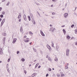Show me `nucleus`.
<instances>
[{
  "mask_svg": "<svg viewBox=\"0 0 77 77\" xmlns=\"http://www.w3.org/2000/svg\"><path fill=\"white\" fill-rule=\"evenodd\" d=\"M10 3V2H8V3L6 4V6H9Z\"/></svg>",
  "mask_w": 77,
  "mask_h": 77,
  "instance_id": "obj_24",
  "label": "nucleus"
},
{
  "mask_svg": "<svg viewBox=\"0 0 77 77\" xmlns=\"http://www.w3.org/2000/svg\"><path fill=\"white\" fill-rule=\"evenodd\" d=\"M8 66H9V64H7L6 66V68H8Z\"/></svg>",
  "mask_w": 77,
  "mask_h": 77,
  "instance_id": "obj_32",
  "label": "nucleus"
},
{
  "mask_svg": "<svg viewBox=\"0 0 77 77\" xmlns=\"http://www.w3.org/2000/svg\"><path fill=\"white\" fill-rule=\"evenodd\" d=\"M70 36H69V35H66V39L67 40H69L70 39Z\"/></svg>",
  "mask_w": 77,
  "mask_h": 77,
  "instance_id": "obj_8",
  "label": "nucleus"
},
{
  "mask_svg": "<svg viewBox=\"0 0 77 77\" xmlns=\"http://www.w3.org/2000/svg\"><path fill=\"white\" fill-rule=\"evenodd\" d=\"M24 73H25V74H26V73H27V72L25 70L24 71Z\"/></svg>",
  "mask_w": 77,
  "mask_h": 77,
  "instance_id": "obj_37",
  "label": "nucleus"
},
{
  "mask_svg": "<svg viewBox=\"0 0 77 77\" xmlns=\"http://www.w3.org/2000/svg\"><path fill=\"white\" fill-rule=\"evenodd\" d=\"M2 8L0 7V11H2Z\"/></svg>",
  "mask_w": 77,
  "mask_h": 77,
  "instance_id": "obj_41",
  "label": "nucleus"
},
{
  "mask_svg": "<svg viewBox=\"0 0 77 77\" xmlns=\"http://www.w3.org/2000/svg\"><path fill=\"white\" fill-rule=\"evenodd\" d=\"M5 19H4L3 20H2V22H3V23H5Z\"/></svg>",
  "mask_w": 77,
  "mask_h": 77,
  "instance_id": "obj_25",
  "label": "nucleus"
},
{
  "mask_svg": "<svg viewBox=\"0 0 77 77\" xmlns=\"http://www.w3.org/2000/svg\"><path fill=\"white\" fill-rule=\"evenodd\" d=\"M37 75V73H34L32 75V77H35V75Z\"/></svg>",
  "mask_w": 77,
  "mask_h": 77,
  "instance_id": "obj_9",
  "label": "nucleus"
},
{
  "mask_svg": "<svg viewBox=\"0 0 77 77\" xmlns=\"http://www.w3.org/2000/svg\"><path fill=\"white\" fill-rule=\"evenodd\" d=\"M52 15H55V13H54V12H53V13H52Z\"/></svg>",
  "mask_w": 77,
  "mask_h": 77,
  "instance_id": "obj_44",
  "label": "nucleus"
},
{
  "mask_svg": "<svg viewBox=\"0 0 77 77\" xmlns=\"http://www.w3.org/2000/svg\"><path fill=\"white\" fill-rule=\"evenodd\" d=\"M41 68V66H38V68Z\"/></svg>",
  "mask_w": 77,
  "mask_h": 77,
  "instance_id": "obj_49",
  "label": "nucleus"
},
{
  "mask_svg": "<svg viewBox=\"0 0 77 77\" xmlns=\"http://www.w3.org/2000/svg\"><path fill=\"white\" fill-rule=\"evenodd\" d=\"M37 13H38V14L39 15H40V14H39V12H38V11L37 12Z\"/></svg>",
  "mask_w": 77,
  "mask_h": 77,
  "instance_id": "obj_54",
  "label": "nucleus"
},
{
  "mask_svg": "<svg viewBox=\"0 0 77 77\" xmlns=\"http://www.w3.org/2000/svg\"><path fill=\"white\" fill-rule=\"evenodd\" d=\"M69 49H67L66 50V56H69Z\"/></svg>",
  "mask_w": 77,
  "mask_h": 77,
  "instance_id": "obj_1",
  "label": "nucleus"
},
{
  "mask_svg": "<svg viewBox=\"0 0 77 77\" xmlns=\"http://www.w3.org/2000/svg\"><path fill=\"white\" fill-rule=\"evenodd\" d=\"M2 61H0V63H2Z\"/></svg>",
  "mask_w": 77,
  "mask_h": 77,
  "instance_id": "obj_63",
  "label": "nucleus"
},
{
  "mask_svg": "<svg viewBox=\"0 0 77 77\" xmlns=\"http://www.w3.org/2000/svg\"><path fill=\"white\" fill-rule=\"evenodd\" d=\"M65 27V25H63L61 26V27Z\"/></svg>",
  "mask_w": 77,
  "mask_h": 77,
  "instance_id": "obj_48",
  "label": "nucleus"
},
{
  "mask_svg": "<svg viewBox=\"0 0 77 77\" xmlns=\"http://www.w3.org/2000/svg\"><path fill=\"white\" fill-rule=\"evenodd\" d=\"M48 56L47 55L46 56V58H48Z\"/></svg>",
  "mask_w": 77,
  "mask_h": 77,
  "instance_id": "obj_56",
  "label": "nucleus"
},
{
  "mask_svg": "<svg viewBox=\"0 0 77 77\" xmlns=\"http://www.w3.org/2000/svg\"><path fill=\"white\" fill-rule=\"evenodd\" d=\"M50 26H52V25H51V24L50 25Z\"/></svg>",
  "mask_w": 77,
  "mask_h": 77,
  "instance_id": "obj_62",
  "label": "nucleus"
},
{
  "mask_svg": "<svg viewBox=\"0 0 77 77\" xmlns=\"http://www.w3.org/2000/svg\"><path fill=\"white\" fill-rule=\"evenodd\" d=\"M39 65V63H37L36 65L35 66V68H37V66Z\"/></svg>",
  "mask_w": 77,
  "mask_h": 77,
  "instance_id": "obj_18",
  "label": "nucleus"
},
{
  "mask_svg": "<svg viewBox=\"0 0 77 77\" xmlns=\"http://www.w3.org/2000/svg\"><path fill=\"white\" fill-rule=\"evenodd\" d=\"M48 60H49L50 62H51V58L50 57H48Z\"/></svg>",
  "mask_w": 77,
  "mask_h": 77,
  "instance_id": "obj_17",
  "label": "nucleus"
},
{
  "mask_svg": "<svg viewBox=\"0 0 77 77\" xmlns=\"http://www.w3.org/2000/svg\"><path fill=\"white\" fill-rule=\"evenodd\" d=\"M61 77H64L65 75L64 74H62L61 75Z\"/></svg>",
  "mask_w": 77,
  "mask_h": 77,
  "instance_id": "obj_22",
  "label": "nucleus"
},
{
  "mask_svg": "<svg viewBox=\"0 0 77 77\" xmlns=\"http://www.w3.org/2000/svg\"><path fill=\"white\" fill-rule=\"evenodd\" d=\"M26 40H24V42H29V38H27L26 39Z\"/></svg>",
  "mask_w": 77,
  "mask_h": 77,
  "instance_id": "obj_7",
  "label": "nucleus"
},
{
  "mask_svg": "<svg viewBox=\"0 0 77 77\" xmlns=\"http://www.w3.org/2000/svg\"><path fill=\"white\" fill-rule=\"evenodd\" d=\"M31 66V64L29 65V66Z\"/></svg>",
  "mask_w": 77,
  "mask_h": 77,
  "instance_id": "obj_64",
  "label": "nucleus"
},
{
  "mask_svg": "<svg viewBox=\"0 0 77 77\" xmlns=\"http://www.w3.org/2000/svg\"><path fill=\"white\" fill-rule=\"evenodd\" d=\"M60 47L59 46H57L56 47V50L57 51H58V50H59V49Z\"/></svg>",
  "mask_w": 77,
  "mask_h": 77,
  "instance_id": "obj_11",
  "label": "nucleus"
},
{
  "mask_svg": "<svg viewBox=\"0 0 77 77\" xmlns=\"http://www.w3.org/2000/svg\"><path fill=\"white\" fill-rule=\"evenodd\" d=\"M51 45H52V47H54V44L52 43V44H51Z\"/></svg>",
  "mask_w": 77,
  "mask_h": 77,
  "instance_id": "obj_35",
  "label": "nucleus"
},
{
  "mask_svg": "<svg viewBox=\"0 0 77 77\" xmlns=\"http://www.w3.org/2000/svg\"><path fill=\"white\" fill-rule=\"evenodd\" d=\"M0 17L1 18H3V15L1 14L0 15Z\"/></svg>",
  "mask_w": 77,
  "mask_h": 77,
  "instance_id": "obj_34",
  "label": "nucleus"
},
{
  "mask_svg": "<svg viewBox=\"0 0 77 77\" xmlns=\"http://www.w3.org/2000/svg\"><path fill=\"white\" fill-rule=\"evenodd\" d=\"M75 45H77V42H75Z\"/></svg>",
  "mask_w": 77,
  "mask_h": 77,
  "instance_id": "obj_46",
  "label": "nucleus"
},
{
  "mask_svg": "<svg viewBox=\"0 0 77 77\" xmlns=\"http://www.w3.org/2000/svg\"><path fill=\"white\" fill-rule=\"evenodd\" d=\"M5 12L4 11H3L2 12V14L3 15H5Z\"/></svg>",
  "mask_w": 77,
  "mask_h": 77,
  "instance_id": "obj_33",
  "label": "nucleus"
},
{
  "mask_svg": "<svg viewBox=\"0 0 77 77\" xmlns=\"http://www.w3.org/2000/svg\"><path fill=\"white\" fill-rule=\"evenodd\" d=\"M68 65H69V64L67 63V65H66V66H68Z\"/></svg>",
  "mask_w": 77,
  "mask_h": 77,
  "instance_id": "obj_50",
  "label": "nucleus"
},
{
  "mask_svg": "<svg viewBox=\"0 0 77 77\" xmlns=\"http://www.w3.org/2000/svg\"><path fill=\"white\" fill-rule=\"evenodd\" d=\"M23 17H24V20H25V21H26V15L24 14L23 16Z\"/></svg>",
  "mask_w": 77,
  "mask_h": 77,
  "instance_id": "obj_12",
  "label": "nucleus"
},
{
  "mask_svg": "<svg viewBox=\"0 0 77 77\" xmlns=\"http://www.w3.org/2000/svg\"><path fill=\"white\" fill-rule=\"evenodd\" d=\"M2 35H3V36H6V33L5 32H4L2 34Z\"/></svg>",
  "mask_w": 77,
  "mask_h": 77,
  "instance_id": "obj_19",
  "label": "nucleus"
},
{
  "mask_svg": "<svg viewBox=\"0 0 77 77\" xmlns=\"http://www.w3.org/2000/svg\"><path fill=\"white\" fill-rule=\"evenodd\" d=\"M55 1L56 0H52V2H55Z\"/></svg>",
  "mask_w": 77,
  "mask_h": 77,
  "instance_id": "obj_45",
  "label": "nucleus"
},
{
  "mask_svg": "<svg viewBox=\"0 0 77 77\" xmlns=\"http://www.w3.org/2000/svg\"><path fill=\"white\" fill-rule=\"evenodd\" d=\"M19 53H20V51H17V54H19Z\"/></svg>",
  "mask_w": 77,
  "mask_h": 77,
  "instance_id": "obj_40",
  "label": "nucleus"
},
{
  "mask_svg": "<svg viewBox=\"0 0 77 77\" xmlns=\"http://www.w3.org/2000/svg\"><path fill=\"white\" fill-rule=\"evenodd\" d=\"M55 30V29L53 27H51L50 28V31L52 32H53L54 30Z\"/></svg>",
  "mask_w": 77,
  "mask_h": 77,
  "instance_id": "obj_2",
  "label": "nucleus"
},
{
  "mask_svg": "<svg viewBox=\"0 0 77 77\" xmlns=\"http://www.w3.org/2000/svg\"><path fill=\"white\" fill-rule=\"evenodd\" d=\"M32 22L33 23V24H36V23L35 22V20H32Z\"/></svg>",
  "mask_w": 77,
  "mask_h": 77,
  "instance_id": "obj_16",
  "label": "nucleus"
},
{
  "mask_svg": "<svg viewBox=\"0 0 77 77\" xmlns=\"http://www.w3.org/2000/svg\"><path fill=\"white\" fill-rule=\"evenodd\" d=\"M21 19H20L19 20V22H21Z\"/></svg>",
  "mask_w": 77,
  "mask_h": 77,
  "instance_id": "obj_43",
  "label": "nucleus"
},
{
  "mask_svg": "<svg viewBox=\"0 0 77 77\" xmlns=\"http://www.w3.org/2000/svg\"><path fill=\"white\" fill-rule=\"evenodd\" d=\"M77 9V7H75V10H76V9Z\"/></svg>",
  "mask_w": 77,
  "mask_h": 77,
  "instance_id": "obj_55",
  "label": "nucleus"
},
{
  "mask_svg": "<svg viewBox=\"0 0 77 77\" xmlns=\"http://www.w3.org/2000/svg\"><path fill=\"white\" fill-rule=\"evenodd\" d=\"M5 0H2V2H5Z\"/></svg>",
  "mask_w": 77,
  "mask_h": 77,
  "instance_id": "obj_53",
  "label": "nucleus"
},
{
  "mask_svg": "<svg viewBox=\"0 0 77 77\" xmlns=\"http://www.w3.org/2000/svg\"><path fill=\"white\" fill-rule=\"evenodd\" d=\"M74 25L72 24L71 26V27L72 28L74 27Z\"/></svg>",
  "mask_w": 77,
  "mask_h": 77,
  "instance_id": "obj_29",
  "label": "nucleus"
},
{
  "mask_svg": "<svg viewBox=\"0 0 77 77\" xmlns=\"http://www.w3.org/2000/svg\"><path fill=\"white\" fill-rule=\"evenodd\" d=\"M63 31L64 34V35H65V34H66V31H65L64 29H63Z\"/></svg>",
  "mask_w": 77,
  "mask_h": 77,
  "instance_id": "obj_14",
  "label": "nucleus"
},
{
  "mask_svg": "<svg viewBox=\"0 0 77 77\" xmlns=\"http://www.w3.org/2000/svg\"><path fill=\"white\" fill-rule=\"evenodd\" d=\"M75 34H77V30L76 29L75 30Z\"/></svg>",
  "mask_w": 77,
  "mask_h": 77,
  "instance_id": "obj_28",
  "label": "nucleus"
},
{
  "mask_svg": "<svg viewBox=\"0 0 77 77\" xmlns=\"http://www.w3.org/2000/svg\"><path fill=\"white\" fill-rule=\"evenodd\" d=\"M37 5H38V6H39V4H38V3H37Z\"/></svg>",
  "mask_w": 77,
  "mask_h": 77,
  "instance_id": "obj_52",
  "label": "nucleus"
},
{
  "mask_svg": "<svg viewBox=\"0 0 77 77\" xmlns=\"http://www.w3.org/2000/svg\"><path fill=\"white\" fill-rule=\"evenodd\" d=\"M33 50L34 51H35V52H36V49H35V48H33Z\"/></svg>",
  "mask_w": 77,
  "mask_h": 77,
  "instance_id": "obj_23",
  "label": "nucleus"
},
{
  "mask_svg": "<svg viewBox=\"0 0 77 77\" xmlns=\"http://www.w3.org/2000/svg\"><path fill=\"white\" fill-rule=\"evenodd\" d=\"M30 15L31 17H33V14H30Z\"/></svg>",
  "mask_w": 77,
  "mask_h": 77,
  "instance_id": "obj_38",
  "label": "nucleus"
},
{
  "mask_svg": "<svg viewBox=\"0 0 77 77\" xmlns=\"http://www.w3.org/2000/svg\"><path fill=\"white\" fill-rule=\"evenodd\" d=\"M21 60L22 61V62H24V61L25 60V59L24 58H22L21 59Z\"/></svg>",
  "mask_w": 77,
  "mask_h": 77,
  "instance_id": "obj_20",
  "label": "nucleus"
},
{
  "mask_svg": "<svg viewBox=\"0 0 77 77\" xmlns=\"http://www.w3.org/2000/svg\"><path fill=\"white\" fill-rule=\"evenodd\" d=\"M6 38H3V44H5V40H6Z\"/></svg>",
  "mask_w": 77,
  "mask_h": 77,
  "instance_id": "obj_13",
  "label": "nucleus"
},
{
  "mask_svg": "<svg viewBox=\"0 0 77 77\" xmlns=\"http://www.w3.org/2000/svg\"><path fill=\"white\" fill-rule=\"evenodd\" d=\"M68 66H65V69H68Z\"/></svg>",
  "mask_w": 77,
  "mask_h": 77,
  "instance_id": "obj_30",
  "label": "nucleus"
},
{
  "mask_svg": "<svg viewBox=\"0 0 77 77\" xmlns=\"http://www.w3.org/2000/svg\"><path fill=\"white\" fill-rule=\"evenodd\" d=\"M48 71H51V69L50 68H49L48 69Z\"/></svg>",
  "mask_w": 77,
  "mask_h": 77,
  "instance_id": "obj_26",
  "label": "nucleus"
},
{
  "mask_svg": "<svg viewBox=\"0 0 77 77\" xmlns=\"http://www.w3.org/2000/svg\"><path fill=\"white\" fill-rule=\"evenodd\" d=\"M32 42H30V43L29 44H30V45H31V44H32Z\"/></svg>",
  "mask_w": 77,
  "mask_h": 77,
  "instance_id": "obj_58",
  "label": "nucleus"
},
{
  "mask_svg": "<svg viewBox=\"0 0 77 77\" xmlns=\"http://www.w3.org/2000/svg\"><path fill=\"white\" fill-rule=\"evenodd\" d=\"M29 33L30 34H32V35H33V33L32 32H29Z\"/></svg>",
  "mask_w": 77,
  "mask_h": 77,
  "instance_id": "obj_36",
  "label": "nucleus"
},
{
  "mask_svg": "<svg viewBox=\"0 0 77 77\" xmlns=\"http://www.w3.org/2000/svg\"><path fill=\"white\" fill-rule=\"evenodd\" d=\"M2 26H3V24H1V27H2Z\"/></svg>",
  "mask_w": 77,
  "mask_h": 77,
  "instance_id": "obj_57",
  "label": "nucleus"
},
{
  "mask_svg": "<svg viewBox=\"0 0 77 77\" xmlns=\"http://www.w3.org/2000/svg\"><path fill=\"white\" fill-rule=\"evenodd\" d=\"M64 10H65V8H63V11H64Z\"/></svg>",
  "mask_w": 77,
  "mask_h": 77,
  "instance_id": "obj_61",
  "label": "nucleus"
},
{
  "mask_svg": "<svg viewBox=\"0 0 77 77\" xmlns=\"http://www.w3.org/2000/svg\"><path fill=\"white\" fill-rule=\"evenodd\" d=\"M74 38V37H72L71 39H73Z\"/></svg>",
  "mask_w": 77,
  "mask_h": 77,
  "instance_id": "obj_59",
  "label": "nucleus"
},
{
  "mask_svg": "<svg viewBox=\"0 0 77 77\" xmlns=\"http://www.w3.org/2000/svg\"><path fill=\"white\" fill-rule=\"evenodd\" d=\"M24 38H27V36H25L24 37Z\"/></svg>",
  "mask_w": 77,
  "mask_h": 77,
  "instance_id": "obj_51",
  "label": "nucleus"
},
{
  "mask_svg": "<svg viewBox=\"0 0 77 77\" xmlns=\"http://www.w3.org/2000/svg\"><path fill=\"white\" fill-rule=\"evenodd\" d=\"M68 14L67 13H66L64 14V17L65 18H66L68 17Z\"/></svg>",
  "mask_w": 77,
  "mask_h": 77,
  "instance_id": "obj_4",
  "label": "nucleus"
},
{
  "mask_svg": "<svg viewBox=\"0 0 77 77\" xmlns=\"http://www.w3.org/2000/svg\"><path fill=\"white\" fill-rule=\"evenodd\" d=\"M40 32V33L43 36H45V34H44L43 32H42V30H41Z\"/></svg>",
  "mask_w": 77,
  "mask_h": 77,
  "instance_id": "obj_5",
  "label": "nucleus"
},
{
  "mask_svg": "<svg viewBox=\"0 0 77 77\" xmlns=\"http://www.w3.org/2000/svg\"><path fill=\"white\" fill-rule=\"evenodd\" d=\"M48 74H47L46 75V77H48Z\"/></svg>",
  "mask_w": 77,
  "mask_h": 77,
  "instance_id": "obj_42",
  "label": "nucleus"
},
{
  "mask_svg": "<svg viewBox=\"0 0 77 77\" xmlns=\"http://www.w3.org/2000/svg\"><path fill=\"white\" fill-rule=\"evenodd\" d=\"M2 19L0 18V21H2Z\"/></svg>",
  "mask_w": 77,
  "mask_h": 77,
  "instance_id": "obj_60",
  "label": "nucleus"
},
{
  "mask_svg": "<svg viewBox=\"0 0 77 77\" xmlns=\"http://www.w3.org/2000/svg\"><path fill=\"white\" fill-rule=\"evenodd\" d=\"M55 61H57V58L56 57L55 59Z\"/></svg>",
  "mask_w": 77,
  "mask_h": 77,
  "instance_id": "obj_27",
  "label": "nucleus"
},
{
  "mask_svg": "<svg viewBox=\"0 0 77 77\" xmlns=\"http://www.w3.org/2000/svg\"><path fill=\"white\" fill-rule=\"evenodd\" d=\"M28 18H29V21H30V20H31V19H30V17L28 16Z\"/></svg>",
  "mask_w": 77,
  "mask_h": 77,
  "instance_id": "obj_21",
  "label": "nucleus"
},
{
  "mask_svg": "<svg viewBox=\"0 0 77 77\" xmlns=\"http://www.w3.org/2000/svg\"><path fill=\"white\" fill-rule=\"evenodd\" d=\"M47 48H48V49H49V50H50V48H51L50 46H49V45H47Z\"/></svg>",
  "mask_w": 77,
  "mask_h": 77,
  "instance_id": "obj_10",
  "label": "nucleus"
},
{
  "mask_svg": "<svg viewBox=\"0 0 77 77\" xmlns=\"http://www.w3.org/2000/svg\"><path fill=\"white\" fill-rule=\"evenodd\" d=\"M21 13H20L18 16V18H21Z\"/></svg>",
  "mask_w": 77,
  "mask_h": 77,
  "instance_id": "obj_15",
  "label": "nucleus"
},
{
  "mask_svg": "<svg viewBox=\"0 0 77 77\" xmlns=\"http://www.w3.org/2000/svg\"><path fill=\"white\" fill-rule=\"evenodd\" d=\"M17 40V38H14L13 39V43L15 44L16 42V41Z\"/></svg>",
  "mask_w": 77,
  "mask_h": 77,
  "instance_id": "obj_3",
  "label": "nucleus"
},
{
  "mask_svg": "<svg viewBox=\"0 0 77 77\" xmlns=\"http://www.w3.org/2000/svg\"><path fill=\"white\" fill-rule=\"evenodd\" d=\"M57 76H58V77H59V76H60V74H57Z\"/></svg>",
  "mask_w": 77,
  "mask_h": 77,
  "instance_id": "obj_39",
  "label": "nucleus"
},
{
  "mask_svg": "<svg viewBox=\"0 0 77 77\" xmlns=\"http://www.w3.org/2000/svg\"><path fill=\"white\" fill-rule=\"evenodd\" d=\"M4 23L3 22H2L1 23V24H2V25Z\"/></svg>",
  "mask_w": 77,
  "mask_h": 77,
  "instance_id": "obj_47",
  "label": "nucleus"
},
{
  "mask_svg": "<svg viewBox=\"0 0 77 77\" xmlns=\"http://www.w3.org/2000/svg\"><path fill=\"white\" fill-rule=\"evenodd\" d=\"M10 60H11V59L10 58L8 59V62H9L10 61Z\"/></svg>",
  "mask_w": 77,
  "mask_h": 77,
  "instance_id": "obj_31",
  "label": "nucleus"
},
{
  "mask_svg": "<svg viewBox=\"0 0 77 77\" xmlns=\"http://www.w3.org/2000/svg\"><path fill=\"white\" fill-rule=\"evenodd\" d=\"M0 54H3V50H2V49L1 48H0Z\"/></svg>",
  "mask_w": 77,
  "mask_h": 77,
  "instance_id": "obj_6",
  "label": "nucleus"
}]
</instances>
